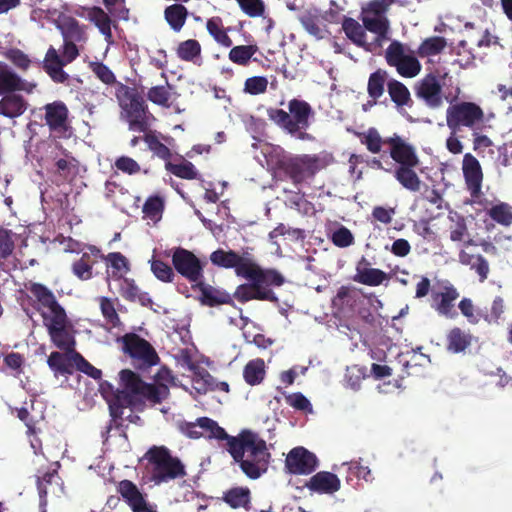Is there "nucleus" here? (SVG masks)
<instances>
[{"instance_id":"1","label":"nucleus","mask_w":512,"mask_h":512,"mask_svg":"<svg viewBox=\"0 0 512 512\" xmlns=\"http://www.w3.org/2000/svg\"><path fill=\"white\" fill-rule=\"evenodd\" d=\"M198 424L210 431L209 438L226 441L227 452L246 477L256 480L268 471L271 453L266 441L258 433L244 429L237 436H231L215 420L208 417L198 418Z\"/></svg>"},{"instance_id":"2","label":"nucleus","mask_w":512,"mask_h":512,"mask_svg":"<svg viewBox=\"0 0 512 512\" xmlns=\"http://www.w3.org/2000/svg\"><path fill=\"white\" fill-rule=\"evenodd\" d=\"M355 135L359 138L360 143L365 145L366 149L372 154L380 153L382 147L387 145L389 156L398 164L394 171L395 179L411 192L420 190L421 180L415 171V168L420 164V160L415 148L411 144L397 134L382 138L374 127H370L364 132H355Z\"/></svg>"},{"instance_id":"3","label":"nucleus","mask_w":512,"mask_h":512,"mask_svg":"<svg viewBox=\"0 0 512 512\" xmlns=\"http://www.w3.org/2000/svg\"><path fill=\"white\" fill-rule=\"evenodd\" d=\"M247 271L238 277L249 280V283L237 286L233 298L240 303L251 300L278 303L279 299L271 287L282 286L285 283V277L276 269L262 268L258 264Z\"/></svg>"},{"instance_id":"4","label":"nucleus","mask_w":512,"mask_h":512,"mask_svg":"<svg viewBox=\"0 0 512 512\" xmlns=\"http://www.w3.org/2000/svg\"><path fill=\"white\" fill-rule=\"evenodd\" d=\"M267 116L270 121L297 139L302 141L315 140L312 134L306 132L315 116V111L307 101L293 98L288 102V111L269 108Z\"/></svg>"},{"instance_id":"5","label":"nucleus","mask_w":512,"mask_h":512,"mask_svg":"<svg viewBox=\"0 0 512 512\" xmlns=\"http://www.w3.org/2000/svg\"><path fill=\"white\" fill-rule=\"evenodd\" d=\"M115 97L121 109V118L132 131L146 132L155 120L143 96L132 87L118 83Z\"/></svg>"},{"instance_id":"6","label":"nucleus","mask_w":512,"mask_h":512,"mask_svg":"<svg viewBox=\"0 0 512 512\" xmlns=\"http://www.w3.org/2000/svg\"><path fill=\"white\" fill-rule=\"evenodd\" d=\"M146 470L149 481L155 485L166 484L186 477L187 472L182 461L171 454L165 446H152L145 453Z\"/></svg>"},{"instance_id":"7","label":"nucleus","mask_w":512,"mask_h":512,"mask_svg":"<svg viewBox=\"0 0 512 512\" xmlns=\"http://www.w3.org/2000/svg\"><path fill=\"white\" fill-rule=\"evenodd\" d=\"M395 0H369L361 7L360 19L364 28L375 34L377 42L389 39L390 20L388 13Z\"/></svg>"},{"instance_id":"8","label":"nucleus","mask_w":512,"mask_h":512,"mask_svg":"<svg viewBox=\"0 0 512 512\" xmlns=\"http://www.w3.org/2000/svg\"><path fill=\"white\" fill-rule=\"evenodd\" d=\"M484 118L483 109L474 102L462 101L452 104L446 111L447 126L454 132L462 127L471 130L482 129Z\"/></svg>"},{"instance_id":"9","label":"nucleus","mask_w":512,"mask_h":512,"mask_svg":"<svg viewBox=\"0 0 512 512\" xmlns=\"http://www.w3.org/2000/svg\"><path fill=\"white\" fill-rule=\"evenodd\" d=\"M123 352L132 360L136 368L146 370L160 362L155 348L136 333H127L121 338Z\"/></svg>"},{"instance_id":"10","label":"nucleus","mask_w":512,"mask_h":512,"mask_svg":"<svg viewBox=\"0 0 512 512\" xmlns=\"http://www.w3.org/2000/svg\"><path fill=\"white\" fill-rule=\"evenodd\" d=\"M41 315L52 343L60 350L74 354L76 341L66 311L57 315Z\"/></svg>"},{"instance_id":"11","label":"nucleus","mask_w":512,"mask_h":512,"mask_svg":"<svg viewBox=\"0 0 512 512\" xmlns=\"http://www.w3.org/2000/svg\"><path fill=\"white\" fill-rule=\"evenodd\" d=\"M280 168L297 185L308 178H312L317 173L319 159L310 155L290 157L281 161Z\"/></svg>"},{"instance_id":"12","label":"nucleus","mask_w":512,"mask_h":512,"mask_svg":"<svg viewBox=\"0 0 512 512\" xmlns=\"http://www.w3.org/2000/svg\"><path fill=\"white\" fill-rule=\"evenodd\" d=\"M174 269L190 283H198L203 279V265L199 258L191 251L178 247L172 255Z\"/></svg>"},{"instance_id":"13","label":"nucleus","mask_w":512,"mask_h":512,"mask_svg":"<svg viewBox=\"0 0 512 512\" xmlns=\"http://www.w3.org/2000/svg\"><path fill=\"white\" fill-rule=\"evenodd\" d=\"M442 83L435 73H428L414 85L415 96L431 109L443 105Z\"/></svg>"},{"instance_id":"14","label":"nucleus","mask_w":512,"mask_h":512,"mask_svg":"<svg viewBox=\"0 0 512 512\" xmlns=\"http://www.w3.org/2000/svg\"><path fill=\"white\" fill-rule=\"evenodd\" d=\"M316 455L302 446L292 448L285 459V470L293 475H309L318 467Z\"/></svg>"},{"instance_id":"15","label":"nucleus","mask_w":512,"mask_h":512,"mask_svg":"<svg viewBox=\"0 0 512 512\" xmlns=\"http://www.w3.org/2000/svg\"><path fill=\"white\" fill-rule=\"evenodd\" d=\"M43 109L45 111L44 121L50 132L57 134L59 137H66L71 128L67 105L57 100L46 104Z\"/></svg>"},{"instance_id":"16","label":"nucleus","mask_w":512,"mask_h":512,"mask_svg":"<svg viewBox=\"0 0 512 512\" xmlns=\"http://www.w3.org/2000/svg\"><path fill=\"white\" fill-rule=\"evenodd\" d=\"M116 491L132 512H157L155 505L149 503L147 495L131 480L124 479L117 483Z\"/></svg>"},{"instance_id":"17","label":"nucleus","mask_w":512,"mask_h":512,"mask_svg":"<svg viewBox=\"0 0 512 512\" xmlns=\"http://www.w3.org/2000/svg\"><path fill=\"white\" fill-rule=\"evenodd\" d=\"M210 261L214 266L220 268H233L237 276L248 272L247 270L257 265V263L249 257L241 256L234 250L226 251L221 248L210 254Z\"/></svg>"},{"instance_id":"18","label":"nucleus","mask_w":512,"mask_h":512,"mask_svg":"<svg viewBox=\"0 0 512 512\" xmlns=\"http://www.w3.org/2000/svg\"><path fill=\"white\" fill-rule=\"evenodd\" d=\"M460 294L453 285H446L440 292H432L431 307L442 316L454 318L457 316L455 301Z\"/></svg>"},{"instance_id":"19","label":"nucleus","mask_w":512,"mask_h":512,"mask_svg":"<svg viewBox=\"0 0 512 512\" xmlns=\"http://www.w3.org/2000/svg\"><path fill=\"white\" fill-rule=\"evenodd\" d=\"M192 288L200 292L198 300L204 306L216 307L223 304H233V298L228 292L205 283L202 279L193 284Z\"/></svg>"},{"instance_id":"20","label":"nucleus","mask_w":512,"mask_h":512,"mask_svg":"<svg viewBox=\"0 0 512 512\" xmlns=\"http://www.w3.org/2000/svg\"><path fill=\"white\" fill-rule=\"evenodd\" d=\"M463 175L467 189L473 197H477L481 192L483 181L482 168L475 156L466 153L463 157Z\"/></svg>"},{"instance_id":"21","label":"nucleus","mask_w":512,"mask_h":512,"mask_svg":"<svg viewBox=\"0 0 512 512\" xmlns=\"http://www.w3.org/2000/svg\"><path fill=\"white\" fill-rule=\"evenodd\" d=\"M88 249L89 252H84L71 265L72 273L81 281L93 278V267L101 257V250L96 246L90 245Z\"/></svg>"},{"instance_id":"22","label":"nucleus","mask_w":512,"mask_h":512,"mask_svg":"<svg viewBox=\"0 0 512 512\" xmlns=\"http://www.w3.org/2000/svg\"><path fill=\"white\" fill-rule=\"evenodd\" d=\"M27 290L33 295L38 303L37 310L46 308L49 313L44 312L46 315H57L64 312L65 309L59 304L53 292L41 283H30L26 286Z\"/></svg>"},{"instance_id":"23","label":"nucleus","mask_w":512,"mask_h":512,"mask_svg":"<svg viewBox=\"0 0 512 512\" xmlns=\"http://www.w3.org/2000/svg\"><path fill=\"white\" fill-rule=\"evenodd\" d=\"M311 492L332 495L341 488L339 477L329 471H320L314 474L305 484Z\"/></svg>"},{"instance_id":"24","label":"nucleus","mask_w":512,"mask_h":512,"mask_svg":"<svg viewBox=\"0 0 512 512\" xmlns=\"http://www.w3.org/2000/svg\"><path fill=\"white\" fill-rule=\"evenodd\" d=\"M35 87L36 84L27 83L7 65L0 63V96L17 91L31 93Z\"/></svg>"},{"instance_id":"25","label":"nucleus","mask_w":512,"mask_h":512,"mask_svg":"<svg viewBox=\"0 0 512 512\" xmlns=\"http://www.w3.org/2000/svg\"><path fill=\"white\" fill-rule=\"evenodd\" d=\"M65 65L64 60L59 56L53 46L47 50L44 60L41 61V68H43L55 83L64 84L68 82L69 75L63 70Z\"/></svg>"},{"instance_id":"26","label":"nucleus","mask_w":512,"mask_h":512,"mask_svg":"<svg viewBox=\"0 0 512 512\" xmlns=\"http://www.w3.org/2000/svg\"><path fill=\"white\" fill-rule=\"evenodd\" d=\"M57 28L60 30L63 40L85 43L88 40L87 26L80 24L72 16L63 15L57 21Z\"/></svg>"},{"instance_id":"27","label":"nucleus","mask_w":512,"mask_h":512,"mask_svg":"<svg viewBox=\"0 0 512 512\" xmlns=\"http://www.w3.org/2000/svg\"><path fill=\"white\" fill-rule=\"evenodd\" d=\"M119 376L120 384L123 388L121 393L125 402L127 403V406L135 405L136 398L139 395L145 382L137 373L129 369L121 370Z\"/></svg>"},{"instance_id":"28","label":"nucleus","mask_w":512,"mask_h":512,"mask_svg":"<svg viewBox=\"0 0 512 512\" xmlns=\"http://www.w3.org/2000/svg\"><path fill=\"white\" fill-rule=\"evenodd\" d=\"M0 99V115L9 119H15L22 116L27 108V100L16 92L1 95Z\"/></svg>"},{"instance_id":"29","label":"nucleus","mask_w":512,"mask_h":512,"mask_svg":"<svg viewBox=\"0 0 512 512\" xmlns=\"http://www.w3.org/2000/svg\"><path fill=\"white\" fill-rule=\"evenodd\" d=\"M360 300L359 293L354 287L343 285L332 298V306L342 313L353 312Z\"/></svg>"},{"instance_id":"30","label":"nucleus","mask_w":512,"mask_h":512,"mask_svg":"<svg viewBox=\"0 0 512 512\" xmlns=\"http://www.w3.org/2000/svg\"><path fill=\"white\" fill-rule=\"evenodd\" d=\"M362 264H369L365 257H362L356 266V274L353 277L355 282L367 286H379L388 279V274L381 269L366 267L363 268L361 266Z\"/></svg>"},{"instance_id":"31","label":"nucleus","mask_w":512,"mask_h":512,"mask_svg":"<svg viewBox=\"0 0 512 512\" xmlns=\"http://www.w3.org/2000/svg\"><path fill=\"white\" fill-rule=\"evenodd\" d=\"M119 293L127 301L139 302L144 307H151L153 304L147 292H142L131 278L120 279Z\"/></svg>"},{"instance_id":"32","label":"nucleus","mask_w":512,"mask_h":512,"mask_svg":"<svg viewBox=\"0 0 512 512\" xmlns=\"http://www.w3.org/2000/svg\"><path fill=\"white\" fill-rule=\"evenodd\" d=\"M87 18L98 28L107 43H111L113 41V34L111 30L112 20L101 7L93 6L89 8Z\"/></svg>"},{"instance_id":"33","label":"nucleus","mask_w":512,"mask_h":512,"mask_svg":"<svg viewBox=\"0 0 512 512\" xmlns=\"http://www.w3.org/2000/svg\"><path fill=\"white\" fill-rule=\"evenodd\" d=\"M169 394L170 390L167 385L145 382L136 398V403L148 401L152 404H160L168 398Z\"/></svg>"},{"instance_id":"34","label":"nucleus","mask_w":512,"mask_h":512,"mask_svg":"<svg viewBox=\"0 0 512 512\" xmlns=\"http://www.w3.org/2000/svg\"><path fill=\"white\" fill-rule=\"evenodd\" d=\"M206 29L209 35L214 39L216 43L219 45L229 48L232 46L233 42L228 32L230 28H226L224 26L223 20L220 16H213L206 21Z\"/></svg>"},{"instance_id":"35","label":"nucleus","mask_w":512,"mask_h":512,"mask_svg":"<svg viewBox=\"0 0 512 512\" xmlns=\"http://www.w3.org/2000/svg\"><path fill=\"white\" fill-rule=\"evenodd\" d=\"M459 262L469 266L479 276V281L484 282L488 278L490 271L488 261L481 254H470L465 250L459 252Z\"/></svg>"},{"instance_id":"36","label":"nucleus","mask_w":512,"mask_h":512,"mask_svg":"<svg viewBox=\"0 0 512 512\" xmlns=\"http://www.w3.org/2000/svg\"><path fill=\"white\" fill-rule=\"evenodd\" d=\"M387 91L391 101L397 107H412L413 100L410 91L402 82L391 78L387 83Z\"/></svg>"},{"instance_id":"37","label":"nucleus","mask_w":512,"mask_h":512,"mask_svg":"<svg viewBox=\"0 0 512 512\" xmlns=\"http://www.w3.org/2000/svg\"><path fill=\"white\" fill-rule=\"evenodd\" d=\"M389 73L381 68L370 74L367 83V93L369 98L380 99L385 92V86L389 82Z\"/></svg>"},{"instance_id":"38","label":"nucleus","mask_w":512,"mask_h":512,"mask_svg":"<svg viewBox=\"0 0 512 512\" xmlns=\"http://www.w3.org/2000/svg\"><path fill=\"white\" fill-rule=\"evenodd\" d=\"M342 29L346 37L356 46L366 48V32L364 25L351 17H344L342 21Z\"/></svg>"},{"instance_id":"39","label":"nucleus","mask_w":512,"mask_h":512,"mask_svg":"<svg viewBox=\"0 0 512 512\" xmlns=\"http://www.w3.org/2000/svg\"><path fill=\"white\" fill-rule=\"evenodd\" d=\"M100 259L104 260L110 265L112 271L110 276L114 280L124 278V274L130 271V264L128 259L120 252H111L107 255L101 253Z\"/></svg>"},{"instance_id":"40","label":"nucleus","mask_w":512,"mask_h":512,"mask_svg":"<svg viewBox=\"0 0 512 512\" xmlns=\"http://www.w3.org/2000/svg\"><path fill=\"white\" fill-rule=\"evenodd\" d=\"M73 362L72 356L69 357L68 355L57 351L52 352L47 359V364L54 372L55 376L73 374Z\"/></svg>"},{"instance_id":"41","label":"nucleus","mask_w":512,"mask_h":512,"mask_svg":"<svg viewBox=\"0 0 512 512\" xmlns=\"http://www.w3.org/2000/svg\"><path fill=\"white\" fill-rule=\"evenodd\" d=\"M223 500L234 509H249L251 493L247 487H234L224 493Z\"/></svg>"},{"instance_id":"42","label":"nucleus","mask_w":512,"mask_h":512,"mask_svg":"<svg viewBox=\"0 0 512 512\" xmlns=\"http://www.w3.org/2000/svg\"><path fill=\"white\" fill-rule=\"evenodd\" d=\"M143 133V141L147 144L148 149L153 152L155 156L164 160L165 163L169 161L172 157V152L164 143L161 142L160 136L157 134V132L152 131L149 128L146 132Z\"/></svg>"},{"instance_id":"43","label":"nucleus","mask_w":512,"mask_h":512,"mask_svg":"<svg viewBox=\"0 0 512 512\" xmlns=\"http://www.w3.org/2000/svg\"><path fill=\"white\" fill-rule=\"evenodd\" d=\"M188 16V10L182 4H172L164 10V18L175 32H179L184 26Z\"/></svg>"},{"instance_id":"44","label":"nucleus","mask_w":512,"mask_h":512,"mask_svg":"<svg viewBox=\"0 0 512 512\" xmlns=\"http://www.w3.org/2000/svg\"><path fill=\"white\" fill-rule=\"evenodd\" d=\"M243 377L245 382L251 386L260 384L265 377V363L263 359L250 360L244 367Z\"/></svg>"},{"instance_id":"45","label":"nucleus","mask_w":512,"mask_h":512,"mask_svg":"<svg viewBox=\"0 0 512 512\" xmlns=\"http://www.w3.org/2000/svg\"><path fill=\"white\" fill-rule=\"evenodd\" d=\"M471 344V336L458 327L451 329L447 335V349L453 353L463 352Z\"/></svg>"},{"instance_id":"46","label":"nucleus","mask_w":512,"mask_h":512,"mask_svg":"<svg viewBox=\"0 0 512 512\" xmlns=\"http://www.w3.org/2000/svg\"><path fill=\"white\" fill-rule=\"evenodd\" d=\"M54 173L65 181H71L78 173V161L66 153L65 158H59L55 161Z\"/></svg>"},{"instance_id":"47","label":"nucleus","mask_w":512,"mask_h":512,"mask_svg":"<svg viewBox=\"0 0 512 512\" xmlns=\"http://www.w3.org/2000/svg\"><path fill=\"white\" fill-rule=\"evenodd\" d=\"M5 57L9 60L17 69L21 71H27L31 66L41 68L40 60H32L29 56L24 53L21 49L12 48L5 53Z\"/></svg>"},{"instance_id":"48","label":"nucleus","mask_w":512,"mask_h":512,"mask_svg":"<svg viewBox=\"0 0 512 512\" xmlns=\"http://www.w3.org/2000/svg\"><path fill=\"white\" fill-rule=\"evenodd\" d=\"M397 73L404 78H414L421 71V63L412 54H408L393 66Z\"/></svg>"},{"instance_id":"49","label":"nucleus","mask_w":512,"mask_h":512,"mask_svg":"<svg viewBox=\"0 0 512 512\" xmlns=\"http://www.w3.org/2000/svg\"><path fill=\"white\" fill-rule=\"evenodd\" d=\"M257 51L256 45H238L231 48L228 57L233 63L246 66Z\"/></svg>"},{"instance_id":"50","label":"nucleus","mask_w":512,"mask_h":512,"mask_svg":"<svg viewBox=\"0 0 512 512\" xmlns=\"http://www.w3.org/2000/svg\"><path fill=\"white\" fill-rule=\"evenodd\" d=\"M165 168L168 172L181 179L193 180L198 177V172L195 169V166L186 160L179 164L172 163L169 160L165 163Z\"/></svg>"},{"instance_id":"51","label":"nucleus","mask_w":512,"mask_h":512,"mask_svg":"<svg viewBox=\"0 0 512 512\" xmlns=\"http://www.w3.org/2000/svg\"><path fill=\"white\" fill-rule=\"evenodd\" d=\"M447 43L444 37L432 36L426 38L418 48V55L420 57L434 56L441 53L446 47Z\"/></svg>"},{"instance_id":"52","label":"nucleus","mask_w":512,"mask_h":512,"mask_svg":"<svg viewBox=\"0 0 512 512\" xmlns=\"http://www.w3.org/2000/svg\"><path fill=\"white\" fill-rule=\"evenodd\" d=\"M88 68L103 84L107 86L118 85L119 82H117L114 72L103 62L91 61Z\"/></svg>"},{"instance_id":"53","label":"nucleus","mask_w":512,"mask_h":512,"mask_svg":"<svg viewBox=\"0 0 512 512\" xmlns=\"http://www.w3.org/2000/svg\"><path fill=\"white\" fill-rule=\"evenodd\" d=\"M176 53L181 60L194 62L201 54V45L195 39H188L178 45Z\"/></svg>"},{"instance_id":"54","label":"nucleus","mask_w":512,"mask_h":512,"mask_svg":"<svg viewBox=\"0 0 512 512\" xmlns=\"http://www.w3.org/2000/svg\"><path fill=\"white\" fill-rule=\"evenodd\" d=\"M489 217L503 226L512 225V207L504 202L492 206L488 210Z\"/></svg>"},{"instance_id":"55","label":"nucleus","mask_w":512,"mask_h":512,"mask_svg":"<svg viewBox=\"0 0 512 512\" xmlns=\"http://www.w3.org/2000/svg\"><path fill=\"white\" fill-rule=\"evenodd\" d=\"M171 86H163V85H157L151 87L147 92V99L151 101L152 103L165 107L170 108V98H171Z\"/></svg>"},{"instance_id":"56","label":"nucleus","mask_w":512,"mask_h":512,"mask_svg":"<svg viewBox=\"0 0 512 512\" xmlns=\"http://www.w3.org/2000/svg\"><path fill=\"white\" fill-rule=\"evenodd\" d=\"M164 210V201L160 196H150L143 205V213L151 220L161 217Z\"/></svg>"},{"instance_id":"57","label":"nucleus","mask_w":512,"mask_h":512,"mask_svg":"<svg viewBox=\"0 0 512 512\" xmlns=\"http://www.w3.org/2000/svg\"><path fill=\"white\" fill-rule=\"evenodd\" d=\"M3 365L18 377L24 372L25 358L18 352H10L4 356Z\"/></svg>"},{"instance_id":"58","label":"nucleus","mask_w":512,"mask_h":512,"mask_svg":"<svg viewBox=\"0 0 512 512\" xmlns=\"http://www.w3.org/2000/svg\"><path fill=\"white\" fill-rule=\"evenodd\" d=\"M99 304L104 319L112 326H118L120 324V317L115 309L113 300L103 296L99 298Z\"/></svg>"},{"instance_id":"59","label":"nucleus","mask_w":512,"mask_h":512,"mask_svg":"<svg viewBox=\"0 0 512 512\" xmlns=\"http://www.w3.org/2000/svg\"><path fill=\"white\" fill-rule=\"evenodd\" d=\"M72 358L74 364L80 372L86 374L87 376L100 380L102 377V371L96 367H94L90 362H88L80 353L74 352L72 354Z\"/></svg>"},{"instance_id":"60","label":"nucleus","mask_w":512,"mask_h":512,"mask_svg":"<svg viewBox=\"0 0 512 512\" xmlns=\"http://www.w3.org/2000/svg\"><path fill=\"white\" fill-rule=\"evenodd\" d=\"M407 55L404 45L395 40L387 47L385 51V60L390 67H393Z\"/></svg>"},{"instance_id":"61","label":"nucleus","mask_w":512,"mask_h":512,"mask_svg":"<svg viewBox=\"0 0 512 512\" xmlns=\"http://www.w3.org/2000/svg\"><path fill=\"white\" fill-rule=\"evenodd\" d=\"M300 23L304 29L312 36L317 39L324 38V30L321 28L319 19L317 16L312 14H306L299 18Z\"/></svg>"},{"instance_id":"62","label":"nucleus","mask_w":512,"mask_h":512,"mask_svg":"<svg viewBox=\"0 0 512 512\" xmlns=\"http://www.w3.org/2000/svg\"><path fill=\"white\" fill-rule=\"evenodd\" d=\"M268 86V80L264 76H253L247 78L244 83V92L250 95H259L265 93Z\"/></svg>"},{"instance_id":"63","label":"nucleus","mask_w":512,"mask_h":512,"mask_svg":"<svg viewBox=\"0 0 512 512\" xmlns=\"http://www.w3.org/2000/svg\"><path fill=\"white\" fill-rule=\"evenodd\" d=\"M241 10L249 17H260L265 12V5L262 0H236Z\"/></svg>"},{"instance_id":"64","label":"nucleus","mask_w":512,"mask_h":512,"mask_svg":"<svg viewBox=\"0 0 512 512\" xmlns=\"http://www.w3.org/2000/svg\"><path fill=\"white\" fill-rule=\"evenodd\" d=\"M151 270L155 277L163 282H172L175 276L172 267L161 260H153Z\"/></svg>"}]
</instances>
